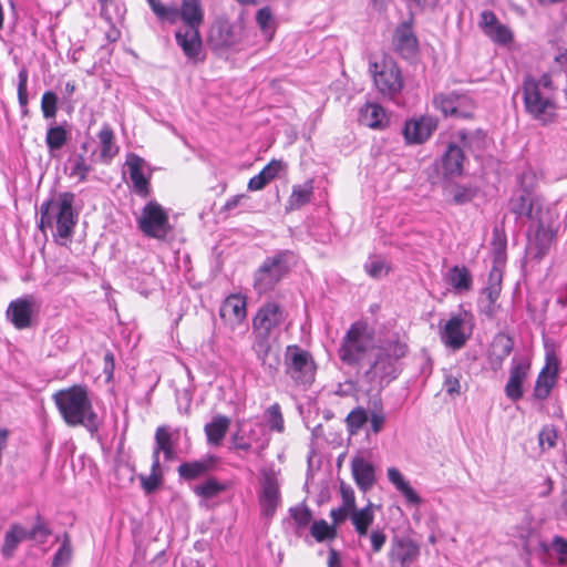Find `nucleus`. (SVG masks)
I'll return each instance as SVG.
<instances>
[{"mask_svg": "<svg viewBox=\"0 0 567 567\" xmlns=\"http://www.w3.org/2000/svg\"><path fill=\"white\" fill-rule=\"evenodd\" d=\"M288 312L275 300L261 305L251 321V349L265 371L274 372L279 364L278 355L272 346L279 339L286 324Z\"/></svg>", "mask_w": 567, "mask_h": 567, "instance_id": "nucleus-1", "label": "nucleus"}, {"mask_svg": "<svg viewBox=\"0 0 567 567\" xmlns=\"http://www.w3.org/2000/svg\"><path fill=\"white\" fill-rule=\"evenodd\" d=\"M74 199V194L64 192L41 206L40 228L51 229L60 245L70 240L78 223L79 215L73 209Z\"/></svg>", "mask_w": 567, "mask_h": 567, "instance_id": "nucleus-2", "label": "nucleus"}, {"mask_svg": "<svg viewBox=\"0 0 567 567\" xmlns=\"http://www.w3.org/2000/svg\"><path fill=\"white\" fill-rule=\"evenodd\" d=\"M52 399L69 426H89L95 423L96 414L85 386L73 385L62 389L55 392Z\"/></svg>", "mask_w": 567, "mask_h": 567, "instance_id": "nucleus-3", "label": "nucleus"}, {"mask_svg": "<svg viewBox=\"0 0 567 567\" xmlns=\"http://www.w3.org/2000/svg\"><path fill=\"white\" fill-rule=\"evenodd\" d=\"M405 353L406 346L401 342L389 343L386 347L378 349L374 361L363 375L369 383L367 391H379L383 386V382L389 383L394 380L399 373L396 362Z\"/></svg>", "mask_w": 567, "mask_h": 567, "instance_id": "nucleus-4", "label": "nucleus"}, {"mask_svg": "<svg viewBox=\"0 0 567 567\" xmlns=\"http://www.w3.org/2000/svg\"><path fill=\"white\" fill-rule=\"evenodd\" d=\"M374 348L373 329L363 321H357L343 337L338 353L342 362L353 365L361 362Z\"/></svg>", "mask_w": 567, "mask_h": 567, "instance_id": "nucleus-5", "label": "nucleus"}, {"mask_svg": "<svg viewBox=\"0 0 567 567\" xmlns=\"http://www.w3.org/2000/svg\"><path fill=\"white\" fill-rule=\"evenodd\" d=\"M136 223L138 229L150 238L165 240L172 231L168 212L153 199L143 206Z\"/></svg>", "mask_w": 567, "mask_h": 567, "instance_id": "nucleus-6", "label": "nucleus"}, {"mask_svg": "<svg viewBox=\"0 0 567 567\" xmlns=\"http://www.w3.org/2000/svg\"><path fill=\"white\" fill-rule=\"evenodd\" d=\"M523 100L526 112L535 120L547 124L554 121L555 102L544 91L538 90L535 79L526 78L523 82Z\"/></svg>", "mask_w": 567, "mask_h": 567, "instance_id": "nucleus-7", "label": "nucleus"}, {"mask_svg": "<svg viewBox=\"0 0 567 567\" xmlns=\"http://www.w3.org/2000/svg\"><path fill=\"white\" fill-rule=\"evenodd\" d=\"M287 374L298 385L308 386L315 381L316 363L310 352L298 347H287L285 353Z\"/></svg>", "mask_w": 567, "mask_h": 567, "instance_id": "nucleus-8", "label": "nucleus"}, {"mask_svg": "<svg viewBox=\"0 0 567 567\" xmlns=\"http://www.w3.org/2000/svg\"><path fill=\"white\" fill-rule=\"evenodd\" d=\"M433 104L445 117L453 118H471L476 109L473 96L461 91L437 93Z\"/></svg>", "mask_w": 567, "mask_h": 567, "instance_id": "nucleus-9", "label": "nucleus"}, {"mask_svg": "<svg viewBox=\"0 0 567 567\" xmlns=\"http://www.w3.org/2000/svg\"><path fill=\"white\" fill-rule=\"evenodd\" d=\"M285 254L267 258L255 274L254 288L258 295L269 292L288 272Z\"/></svg>", "mask_w": 567, "mask_h": 567, "instance_id": "nucleus-10", "label": "nucleus"}, {"mask_svg": "<svg viewBox=\"0 0 567 567\" xmlns=\"http://www.w3.org/2000/svg\"><path fill=\"white\" fill-rule=\"evenodd\" d=\"M204 17L205 11L202 0H181L179 7L165 4L158 20L169 24H175L181 20L183 25L200 27Z\"/></svg>", "mask_w": 567, "mask_h": 567, "instance_id": "nucleus-11", "label": "nucleus"}, {"mask_svg": "<svg viewBox=\"0 0 567 567\" xmlns=\"http://www.w3.org/2000/svg\"><path fill=\"white\" fill-rule=\"evenodd\" d=\"M373 82L377 90L384 96L394 100L403 87L401 70L392 61H383L373 65Z\"/></svg>", "mask_w": 567, "mask_h": 567, "instance_id": "nucleus-12", "label": "nucleus"}, {"mask_svg": "<svg viewBox=\"0 0 567 567\" xmlns=\"http://www.w3.org/2000/svg\"><path fill=\"white\" fill-rule=\"evenodd\" d=\"M472 334V326L466 315H455L445 321L440 331L443 344L452 350L462 349Z\"/></svg>", "mask_w": 567, "mask_h": 567, "instance_id": "nucleus-13", "label": "nucleus"}, {"mask_svg": "<svg viewBox=\"0 0 567 567\" xmlns=\"http://www.w3.org/2000/svg\"><path fill=\"white\" fill-rule=\"evenodd\" d=\"M258 499L261 514L271 518L281 502L280 487L275 473L267 472L264 474Z\"/></svg>", "mask_w": 567, "mask_h": 567, "instance_id": "nucleus-14", "label": "nucleus"}, {"mask_svg": "<svg viewBox=\"0 0 567 567\" xmlns=\"http://www.w3.org/2000/svg\"><path fill=\"white\" fill-rule=\"evenodd\" d=\"M200 27L183 25L175 31V41L184 55L190 61H198L203 52Z\"/></svg>", "mask_w": 567, "mask_h": 567, "instance_id": "nucleus-15", "label": "nucleus"}, {"mask_svg": "<svg viewBox=\"0 0 567 567\" xmlns=\"http://www.w3.org/2000/svg\"><path fill=\"white\" fill-rule=\"evenodd\" d=\"M558 378V360L553 353L546 354V364L539 372L533 396L538 401L546 400L557 383Z\"/></svg>", "mask_w": 567, "mask_h": 567, "instance_id": "nucleus-16", "label": "nucleus"}, {"mask_svg": "<svg viewBox=\"0 0 567 567\" xmlns=\"http://www.w3.org/2000/svg\"><path fill=\"white\" fill-rule=\"evenodd\" d=\"M420 556L419 545L409 537H398L392 540L389 551V560L392 565L411 567Z\"/></svg>", "mask_w": 567, "mask_h": 567, "instance_id": "nucleus-17", "label": "nucleus"}, {"mask_svg": "<svg viewBox=\"0 0 567 567\" xmlns=\"http://www.w3.org/2000/svg\"><path fill=\"white\" fill-rule=\"evenodd\" d=\"M125 165L128 169L133 190L140 197L146 198L151 194V175L145 174V161L134 153L126 157Z\"/></svg>", "mask_w": 567, "mask_h": 567, "instance_id": "nucleus-18", "label": "nucleus"}, {"mask_svg": "<svg viewBox=\"0 0 567 567\" xmlns=\"http://www.w3.org/2000/svg\"><path fill=\"white\" fill-rule=\"evenodd\" d=\"M437 127V120L433 116H421L405 122L403 135L409 144H422Z\"/></svg>", "mask_w": 567, "mask_h": 567, "instance_id": "nucleus-19", "label": "nucleus"}, {"mask_svg": "<svg viewBox=\"0 0 567 567\" xmlns=\"http://www.w3.org/2000/svg\"><path fill=\"white\" fill-rule=\"evenodd\" d=\"M478 24L485 35L497 44L506 45L513 41V32L511 29L501 23L495 13L491 10H485L481 13Z\"/></svg>", "mask_w": 567, "mask_h": 567, "instance_id": "nucleus-20", "label": "nucleus"}, {"mask_svg": "<svg viewBox=\"0 0 567 567\" xmlns=\"http://www.w3.org/2000/svg\"><path fill=\"white\" fill-rule=\"evenodd\" d=\"M233 443L237 450L249 451L254 444H257L259 450H264L269 439L265 434V429L261 424L256 423L250 425L249 429L246 425H240L238 432L233 439Z\"/></svg>", "mask_w": 567, "mask_h": 567, "instance_id": "nucleus-21", "label": "nucleus"}, {"mask_svg": "<svg viewBox=\"0 0 567 567\" xmlns=\"http://www.w3.org/2000/svg\"><path fill=\"white\" fill-rule=\"evenodd\" d=\"M529 362L524 358L514 357L512 360V368L509 370V378L505 385V394L512 401H518L523 396L522 385L529 371Z\"/></svg>", "mask_w": 567, "mask_h": 567, "instance_id": "nucleus-22", "label": "nucleus"}, {"mask_svg": "<svg viewBox=\"0 0 567 567\" xmlns=\"http://www.w3.org/2000/svg\"><path fill=\"white\" fill-rule=\"evenodd\" d=\"M554 239L555 231L538 224L528 235L527 254L535 259H542L548 254Z\"/></svg>", "mask_w": 567, "mask_h": 567, "instance_id": "nucleus-23", "label": "nucleus"}, {"mask_svg": "<svg viewBox=\"0 0 567 567\" xmlns=\"http://www.w3.org/2000/svg\"><path fill=\"white\" fill-rule=\"evenodd\" d=\"M351 473L360 491L365 493L373 487L375 483V468L363 456H354L351 460Z\"/></svg>", "mask_w": 567, "mask_h": 567, "instance_id": "nucleus-24", "label": "nucleus"}, {"mask_svg": "<svg viewBox=\"0 0 567 567\" xmlns=\"http://www.w3.org/2000/svg\"><path fill=\"white\" fill-rule=\"evenodd\" d=\"M33 313V303L27 298H20L10 302L7 317L10 322L19 330L31 326Z\"/></svg>", "mask_w": 567, "mask_h": 567, "instance_id": "nucleus-25", "label": "nucleus"}, {"mask_svg": "<svg viewBox=\"0 0 567 567\" xmlns=\"http://www.w3.org/2000/svg\"><path fill=\"white\" fill-rule=\"evenodd\" d=\"M220 317L231 323H241L247 317L246 297L239 293L228 296L220 307Z\"/></svg>", "mask_w": 567, "mask_h": 567, "instance_id": "nucleus-26", "label": "nucleus"}, {"mask_svg": "<svg viewBox=\"0 0 567 567\" xmlns=\"http://www.w3.org/2000/svg\"><path fill=\"white\" fill-rule=\"evenodd\" d=\"M163 453L166 461L175 457V441L168 426H158L155 432V446L152 455L154 467L158 466L159 454Z\"/></svg>", "mask_w": 567, "mask_h": 567, "instance_id": "nucleus-27", "label": "nucleus"}, {"mask_svg": "<svg viewBox=\"0 0 567 567\" xmlns=\"http://www.w3.org/2000/svg\"><path fill=\"white\" fill-rule=\"evenodd\" d=\"M386 476L389 482L404 497L405 503L409 506H421V496L415 492V489L410 485V483L404 478L402 473L396 467H389L386 471Z\"/></svg>", "mask_w": 567, "mask_h": 567, "instance_id": "nucleus-28", "label": "nucleus"}, {"mask_svg": "<svg viewBox=\"0 0 567 567\" xmlns=\"http://www.w3.org/2000/svg\"><path fill=\"white\" fill-rule=\"evenodd\" d=\"M514 347L513 339L504 333H498L493 339L488 353V362L495 371L502 368L504 360L511 354Z\"/></svg>", "mask_w": 567, "mask_h": 567, "instance_id": "nucleus-29", "label": "nucleus"}, {"mask_svg": "<svg viewBox=\"0 0 567 567\" xmlns=\"http://www.w3.org/2000/svg\"><path fill=\"white\" fill-rule=\"evenodd\" d=\"M359 122L373 130H383L389 125V117L381 105L367 103L359 111Z\"/></svg>", "mask_w": 567, "mask_h": 567, "instance_id": "nucleus-30", "label": "nucleus"}, {"mask_svg": "<svg viewBox=\"0 0 567 567\" xmlns=\"http://www.w3.org/2000/svg\"><path fill=\"white\" fill-rule=\"evenodd\" d=\"M444 281L455 293H465L472 289L473 277L465 266L455 265L444 275Z\"/></svg>", "mask_w": 567, "mask_h": 567, "instance_id": "nucleus-31", "label": "nucleus"}, {"mask_svg": "<svg viewBox=\"0 0 567 567\" xmlns=\"http://www.w3.org/2000/svg\"><path fill=\"white\" fill-rule=\"evenodd\" d=\"M464 153L460 145L451 142L442 155V167L447 176H458L463 172Z\"/></svg>", "mask_w": 567, "mask_h": 567, "instance_id": "nucleus-32", "label": "nucleus"}, {"mask_svg": "<svg viewBox=\"0 0 567 567\" xmlns=\"http://www.w3.org/2000/svg\"><path fill=\"white\" fill-rule=\"evenodd\" d=\"M375 518L374 505L369 502L363 508H357L351 513L350 520L359 538L369 535V528Z\"/></svg>", "mask_w": 567, "mask_h": 567, "instance_id": "nucleus-33", "label": "nucleus"}, {"mask_svg": "<svg viewBox=\"0 0 567 567\" xmlns=\"http://www.w3.org/2000/svg\"><path fill=\"white\" fill-rule=\"evenodd\" d=\"M313 181L308 179L301 184L292 186L291 194L287 200V210H298L305 205L309 204L313 197Z\"/></svg>", "mask_w": 567, "mask_h": 567, "instance_id": "nucleus-34", "label": "nucleus"}, {"mask_svg": "<svg viewBox=\"0 0 567 567\" xmlns=\"http://www.w3.org/2000/svg\"><path fill=\"white\" fill-rule=\"evenodd\" d=\"M284 164L281 161H270L257 175L251 177L248 182V189L251 192L260 190L275 179L279 172L282 169Z\"/></svg>", "mask_w": 567, "mask_h": 567, "instance_id": "nucleus-35", "label": "nucleus"}, {"mask_svg": "<svg viewBox=\"0 0 567 567\" xmlns=\"http://www.w3.org/2000/svg\"><path fill=\"white\" fill-rule=\"evenodd\" d=\"M230 425V419L226 415H216L204 427L207 442L210 445L218 446L221 444L224 437Z\"/></svg>", "mask_w": 567, "mask_h": 567, "instance_id": "nucleus-36", "label": "nucleus"}, {"mask_svg": "<svg viewBox=\"0 0 567 567\" xmlns=\"http://www.w3.org/2000/svg\"><path fill=\"white\" fill-rule=\"evenodd\" d=\"M97 136L100 142V159L109 164L118 152V147L114 142V132L109 125H104Z\"/></svg>", "mask_w": 567, "mask_h": 567, "instance_id": "nucleus-37", "label": "nucleus"}, {"mask_svg": "<svg viewBox=\"0 0 567 567\" xmlns=\"http://www.w3.org/2000/svg\"><path fill=\"white\" fill-rule=\"evenodd\" d=\"M69 140V131L65 125H51L45 134V144L50 155L54 156Z\"/></svg>", "mask_w": 567, "mask_h": 567, "instance_id": "nucleus-38", "label": "nucleus"}, {"mask_svg": "<svg viewBox=\"0 0 567 567\" xmlns=\"http://www.w3.org/2000/svg\"><path fill=\"white\" fill-rule=\"evenodd\" d=\"M27 539V526L21 524H13L4 535V542L2 546V554L9 558L13 555L18 545Z\"/></svg>", "mask_w": 567, "mask_h": 567, "instance_id": "nucleus-39", "label": "nucleus"}, {"mask_svg": "<svg viewBox=\"0 0 567 567\" xmlns=\"http://www.w3.org/2000/svg\"><path fill=\"white\" fill-rule=\"evenodd\" d=\"M535 197L532 192L524 189L519 195L514 196L511 200V210L527 218H533Z\"/></svg>", "mask_w": 567, "mask_h": 567, "instance_id": "nucleus-40", "label": "nucleus"}, {"mask_svg": "<svg viewBox=\"0 0 567 567\" xmlns=\"http://www.w3.org/2000/svg\"><path fill=\"white\" fill-rule=\"evenodd\" d=\"M394 45L403 55L412 54L416 50L417 42L410 28H398L394 33Z\"/></svg>", "mask_w": 567, "mask_h": 567, "instance_id": "nucleus-41", "label": "nucleus"}, {"mask_svg": "<svg viewBox=\"0 0 567 567\" xmlns=\"http://www.w3.org/2000/svg\"><path fill=\"white\" fill-rule=\"evenodd\" d=\"M458 141L464 147H467L472 152L482 151L487 145V136L482 130L474 132H466L461 130L456 134Z\"/></svg>", "mask_w": 567, "mask_h": 567, "instance_id": "nucleus-42", "label": "nucleus"}, {"mask_svg": "<svg viewBox=\"0 0 567 567\" xmlns=\"http://www.w3.org/2000/svg\"><path fill=\"white\" fill-rule=\"evenodd\" d=\"M502 278L503 274L498 266H493L489 271L487 286L484 289V293L486 295L489 301V311H493L492 307L496 302L499 297L502 290Z\"/></svg>", "mask_w": 567, "mask_h": 567, "instance_id": "nucleus-43", "label": "nucleus"}, {"mask_svg": "<svg viewBox=\"0 0 567 567\" xmlns=\"http://www.w3.org/2000/svg\"><path fill=\"white\" fill-rule=\"evenodd\" d=\"M68 169L70 178L76 179L78 183H83L92 171V166L87 164L83 154H76L69 159Z\"/></svg>", "mask_w": 567, "mask_h": 567, "instance_id": "nucleus-44", "label": "nucleus"}, {"mask_svg": "<svg viewBox=\"0 0 567 567\" xmlns=\"http://www.w3.org/2000/svg\"><path fill=\"white\" fill-rule=\"evenodd\" d=\"M73 557V547L70 537L64 534L60 546L53 555L51 567H69Z\"/></svg>", "mask_w": 567, "mask_h": 567, "instance_id": "nucleus-45", "label": "nucleus"}, {"mask_svg": "<svg viewBox=\"0 0 567 567\" xmlns=\"http://www.w3.org/2000/svg\"><path fill=\"white\" fill-rule=\"evenodd\" d=\"M443 389L445 390V392L452 398L461 395V379L463 377L461 370L457 368L445 369L443 371Z\"/></svg>", "mask_w": 567, "mask_h": 567, "instance_id": "nucleus-46", "label": "nucleus"}, {"mask_svg": "<svg viewBox=\"0 0 567 567\" xmlns=\"http://www.w3.org/2000/svg\"><path fill=\"white\" fill-rule=\"evenodd\" d=\"M213 39L217 41L219 45L223 47H231L236 43L237 37L235 33V27L227 22H219L214 29H213Z\"/></svg>", "mask_w": 567, "mask_h": 567, "instance_id": "nucleus-47", "label": "nucleus"}, {"mask_svg": "<svg viewBox=\"0 0 567 567\" xmlns=\"http://www.w3.org/2000/svg\"><path fill=\"white\" fill-rule=\"evenodd\" d=\"M311 536L318 542L332 540L337 536L334 526H330L324 519L315 520L310 526Z\"/></svg>", "mask_w": 567, "mask_h": 567, "instance_id": "nucleus-48", "label": "nucleus"}, {"mask_svg": "<svg viewBox=\"0 0 567 567\" xmlns=\"http://www.w3.org/2000/svg\"><path fill=\"white\" fill-rule=\"evenodd\" d=\"M208 471L206 462L195 461L186 462L178 466V474L185 480H195L203 476Z\"/></svg>", "mask_w": 567, "mask_h": 567, "instance_id": "nucleus-49", "label": "nucleus"}, {"mask_svg": "<svg viewBox=\"0 0 567 567\" xmlns=\"http://www.w3.org/2000/svg\"><path fill=\"white\" fill-rule=\"evenodd\" d=\"M163 478V472L161 468V462H158V466L154 467V460H152V467L150 475H141L140 480L142 483V487L146 493H152L156 491L161 484Z\"/></svg>", "mask_w": 567, "mask_h": 567, "instance_id": "nucleus-50", "label": "nucleus"}, {"mask_svg": "<svg viewBox=\"0 0 567 567\" xmlns=\"http://www.w3.org/2000/svg\"><path fill=\"white\" fill-rule=\"evenodd\" d=\"M51 530L48 524L38 516L35 523L31 526H27V539H31L35 543L42 544L50 536Z\"/></svg>", "mask_w": 567, "mask_h": 567, "instance_id": "nucleus-51", "label": "nucleus"}, {"mask_svg": "<svg viewBox=\"0 0 567 567\" xmlns=\"http://www.w3.org/2000/svg\"><path fill=\"white\" fill-rule=\"evenodd\" d=\"M225 489V486L215 478H209L200 485L194 487V493L203 498H213Z\"/></svg>", "mask_w": 567, "mask_h": 567, "instance_id": "nucleus-52", "label": "nucleus"}, {"mask_svg": "<svg viewBox=\"0 0 567 567\" xmlns=\"http://www.w3.org/2000/svg\"><path fill=\"white\" fill-rule=\"evenodd\" d=\"M289 513L298 530L306 528L312 519L311 511L305 504L291 507Z\"/></svg>", "mask_w": 567, "mask_h": 567, "instance_id": "nucleus-53", "label": "nucleus"}, {"mask_svg": "<svg viewBox=\"0 0 567 567\" xmlns=\"http://www.w3.org/2000/svg\"><path fill=\"white\" fill-rule=\"evenodd\" d=\"M256 21L267 40H270L274 34V20L272 13L268 7H264L257 11Z\"/></svg>", "mask_w": 567, "mask_h": 567, "instance_id": "nucleus-54", "label": "nucleus"}, {"mask_svg": "<svg viewBox=\"0 0 567 567\" xmlns=\"http://www.w3.org/2000/svg\"><path fill=\"white\" fill-rule=\"evenodd\" d=\"M265 416L270 430L281 433L285 429L284 417L281 414V409L278 403L270 405L266 412Z\"/></svg>", "mask_w": 567, "mask_h": 567, "instance_id": "nucleus-55", "label": "nucleus"}, {"mask_svg": "<svg viewBox=\"0 0 567 567\" xmlns=\"http://www.w3.org/2000/svg\"><path fill=\"white\" fill-rule=\"evenodd\" d=\"M41 111L43 114V117L54 118L58 112V96L52 91H47L43 93L41 99Z\"/></svg>", "mask_w": 567, "mask_h": 567, "instance_id": "nucleus-56", "label": "nucleus"}, {"mask_svg": "<svg viewBox=\"0 0 567 567\" xmlns=\"http://www.w3.org/2000/svg\"><path fill=\"white\" fill-rule=\"evenodd\" d=\"M28 78L29 75L27 69L22 68L18 74V101L22 113H27L28 111Z\"/></svg>", "mask_w": 567, "mask_h": 567, "instance_id": "nucleus-57", "label": "nucleus"}, {"mask_svg": "<svg viewBox=\"0 0 567 567\" xmlns=\"http://www.w3.org/2000/svg\"><path fill=\"white\" fill-rule=\"evenodd\" d=\"M364 267L369 276L375 279L382 278L389 272V266L380 258L370 259Z\"/></svg>", "mask_w": 567, "mask_h": 567, "instance_id": "nucleus-58", "label": "nucleus"}, {"mask_svg": "<svg viewBox=\"0 0 567 567\" xmlns=\"http://www.w3.org/2000/svg\"><path fill=\"white\" fill-rule=\"evenodd\" d=\"M538 441L542 450L554 447L557 441L556 429L551 425L544 426L539 432Z\"/></svg>", "mask_w": 567, "mask_h": 567, "instance_id": "nucleus-59", "label": "nucleus"}, {"mask_svg": "<svg viewBox=\"0 0 567 567\" xmlns=\"http://www.w3.org/2000/svg\"><path fill=\"white\" fill-rule=\"evenodd\" d=\"M475 196V190L468 186H456L453 189V203L463 205L471 202Z\"/></svg>", "mask_w": 567, "mask_h": 567, "instance_id": "nucleus-60", "label": "nucleus"}, {"mask_svg": "<svg viewBox=\"0 0 567 567\" xmlns=\"http://www.w3.org/2000/svg\"><path fill=\"white\" fill-rule=\"evenodd\" d=\"M551 548L557 555L559 565H567V540L560 536H555L551 540Z\"/></svg>", "mask_w": 567, "mask_h": 567, "instance_id": "nucleus-61", "label": "nucleus"}, {"mask_svg": "<svg viewBox=\"0 0 567 567\" xmlns=\"http://www.w3.org/2000/svg\"><path fill=\"white\" fill-rule=\"evenodd\" d=\"M367 421L368 415L363 409H355L347 416V423L352 431L359 430Z\"/></svg>", "mask_w": 567, "mask_h": 567, "instance_id": "nucleus-62", "label": "nucleus"}, {"mask_svg": "<svg viewBox=\"0 0 567 567\" xmlns=\"http://www.w3.org/2000/svg\"><path fill=\"white\" fill-rule=\"evenodd\" d=\"M369 538L373 553H379L386 542V535L380 528L373 529L369 535Z\"/></svg>", "mask_w": 567, "mask_h": 567, "instance_id": "nucleus-63", "label": "nucleus"}, {"mask_svg": "<svg viewBox=\"0 0 567 567\" xmlns=\"http://www.w3.org/2000/svg\"><path fill=\"white\" fill-rule=\"evenodd\" d=\"M351 513L352 512H350L349 509H347L342 506H339L338 508H332L330 511V517L333 523L332 526L336 527V526L340 525L341 523H343L347 518H350Z\"/></svg>", "mask_w": 567, "mask_h": 567, "instance_id": "nucleus-64", "label": "nucleus"}]
</instances>
